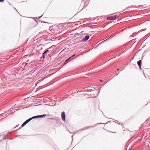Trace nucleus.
Returning a JSON list of instances; mask_svg holds the SVG:
<instances>
[{
  "instance_id": "1",
  "label": "nucleus",
  "mask_w": 150,
  "mask_h": 150,
  "mask_svg": "<svg viewBox=\"0 0 150 150\" xmlns=\"http://www.w3.org/2000/svg\"><path fill=\"white\" fill-rule=\"evenodd\" d=\"M46 115H38L37 116H35L34 117H33L32 118H31L28 119V120H26L25 122H24L23 124L21 125L22 127H23L28 122H29L31 120H32V119L36 118H38L40 117H44L46 116Z\"/></svg>"
},
{
  "instance_id": "2",
  "label": "nucleus",
  "mask_w": 150,
  "mask_h": 150,
  "mask_svg": "<svg viewBox=\"0 0 150 150\" xmlns=\"http://www.w3.org/2000/svg\"><path fill=\"white\" fill-rule=\"evenodd\" d=\"M117 16L108 17L107 19L108 20H115L117 18Z\"/></svg>"
},
{
  "instance_id": "3",
  "label": "nucleus",
  "mask_w": 150,
  "mask_h": 150,
  "mask_svg": "<svg viewBox=\"0 0 150 150\" xmlns=\"http://www.w3.org/2000/svg\"><path fill=\"white\" fill-rule=\"evenodd\" d=\"M65 112H63L61 114V117L63 121H64L65 120Z\"/></svg>"
},
{
  "instance_id": "4",
  "label": "nucleus",
  "mask_w": 150,
  "mask_h": 150,
  "mask_svg": "<svg viewBox=\"0 0 150 150\" xmlns=\"http://www.w3.org/2000/svg\"><path fill=\"white\" fill-rule=\"evenodd\" d=\"M89 38V36L88 35H86L85 38L82 39L83 41H85L88 40Z\"/></svg>"
},
{
  "instance_id": "5",
  "label": "nucleus",
  "mask_w": 150,
  "mask_h": 150,
  "mask_svg": "<svg viewBox=\"0 0 150 150\" xmlns=\"http://www.w3.org/2000/svg\"><path fill=\"white\" fill-rule=\"evenodd\" d=\"M141 60L137 62V64L140 69L141 68Z\"/></svg>"
},
{
  "instance_id": "6",
  "label": "nucleus",
  "mask_w": 150,
  "mask_h": 150,
  "mask_svg": "<svg viewBox=\"0 0 150 150\" xmlns=\"http://www.w3.org/2000/svg\"><path fill=\"white\" fill-rule=\"evenodd\" d=\"M48 51V50H46L43 53V54H45Z\"/></svg>"
},
{
  "instance_id": "7",
  "label": "nucleus",
  "mask_w": 150,
  "mask_h": 150,
  "mask_svg": "<svg viewBox=\"0 0 150 150\" xmlns=\"http://www.w3.org/2000/svg\"><path fill=\"white\" fill-rule=\"evenodd\" d=\"M71 58V57H70L69 59H67L66 60V62L67 61H68L69 59H70Z\"/></svg>"
},
{
  "instance_id": "8",
  "label": "nucleus",
  "mask_w": 150,
  "mask_h": 150,
  "mask_svg": "<svg viewBox=\"0 0 150 150\" xmlns=\"http://www.w3.org/2000/svg\"><path fill=\"white\" fill-rule=\"evenodd\" d=\"M4 1V0H0V2H3Z\"/></svg>"
},
{
  "instance_id": "9",
  "label": "nucleus",
  "mask_w": 150,
  "mask_h": 150,
  "mask_svg": "<svg viewBox=\"0 0 150 150\" xmlns=\"http://www.w3.org/2000/svg\"><path fill=\"white\" fill-rule=\"evenodd\" d=\"M42 57H43V58H44L45 57V55H44V54H43V56H42Z\"/></svg>"
},
{
  "instance_id": "10",
  "label": "nucleus",
  "mask_w": 150,
  "mask_h": 150,
  "mask_svg": "<svg viewBox=\"0 0 150 150\" xmlns=\"http://www.w3.org/2000/svg\"><path fill=\"white\" fill-rule=\"evenodd\" d=\"M75 55V54H74V55H73L72 57H71V58L72 57H73Z\"/></svg>"
},
{
  "instance_id": "11",
  "label": "nucleus",
  "mask_w": 150,
  "mask_h": 150,
  "mask_svg": "<svg viewBox=\"0 0 150 150\" xmlns=\"http://www.w3.org/2000/svg\"><path fill=\"white\" fill-rule=\"evenodd\" d=\"M110 37V36H109H109H108V37H107V38H109V37Z\"/></svg>"
},
{
  "instance_id": "12",
  "label": "nucleus",
  "mask_w": 150,
  "mask_h": 150,
  "mask_svg": "<svg viewBox=\"0 0 150 150\" xmlns=\"http://www.w3.org/2000/svg\"><path fill=\"white\" fill-rule=\"evenodd\" d=\"M119 70V69H117V71Z\"/></svg>"
}]
</instances>
